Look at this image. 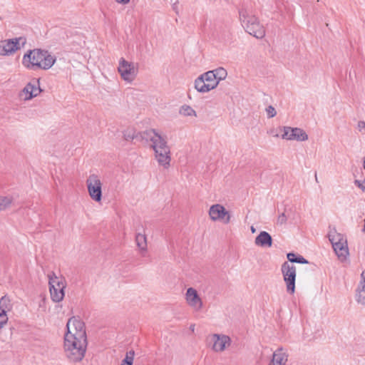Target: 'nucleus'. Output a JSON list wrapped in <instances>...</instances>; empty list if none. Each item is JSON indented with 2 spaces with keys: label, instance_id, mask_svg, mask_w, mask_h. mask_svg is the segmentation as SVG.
Wrapping results in <instances>:
<instances>
[{
  "label": "nucleus",
  "instance_id": "nucleus-1",
  "mask_svg": "<svg viewBox=\"0 0 365 365\" xmlns=\"http://www.w3.org/2000/svg\"><path fill=\"white\" fill-rule=\"evenodd\" d=\"M87 345L83 322L76 317L69 319L66 324V331L63 343L65 357L71 363L82 361L86 356Z\"/></svg>",
  "mask_w": 365,
  "mask_h": 365
},
{
  "label": "nucleus",
  "instance_id": "nucleus-2",
  "mask_svg": "<svg viewBox=\"0 0 365 365\" xmlns=\"http://www.w3.org/2000/svg\"><path fill=\"white\" fill-rule=\"evenodd\" d=\"M144 135L150 143V148L158 165L165 169L168 168L170 166L171 151L165 136L155 129L146 130Z\"/></svg>",
  "mask_w": 365,
  "mask_h": 365
},
{
  "label": "nucleus",
  "instance_id": "nucleus-3",
  "mask_svg": "<svg viewBox=\"0 0 365 365\" xmlns=\"http://www.w3.org/2000/svg\"><path fill=\"white\" fill-rule=\"evenodd\" d=\"M56 58L48 51L41 49L28 51L23 56L22 64L31 70H48L55 63Z\"/></svg>",
  "mask_w": 365,
  "mask_h": 365
},
{
  "label": "nucleus",
  "instance_id": "nucleus-4",
  "mask_svg": "<svg viewBox=\"0 0 365 365\" xmlns=\"http://www.w3.org/2000/svg\"><path fill=\"white\" fill-rule=\"evenodd\" d=\"M240 19L242 27L249 34L257 38H262L265 36L264 27L251 11L247 9L240 11Z\"/></svg>",
  "mask_w": 365,
  "mask_h": 365
},
{
  "label": "nucleus",
  "instance_id": "nucleus-5",
  "mask_svg": "<svg viewBox=\"0 0 365 365\" xmlns=\"http://www.w3.org/2000/svg\"><path fill=\"white\" fill-rule=\"evenodd\" d=\"M89 197L96 202H101L103 197V182L98 174H90L86 180Z\"/></svg>",
  "mask_w": 365,
  "mask_h": 365
},
{
  "label": "nucleus",
  "instance_id": "nucleus-6",
  "mask_svg": "<svg viewBox=\"0 0 365 365\" xmlns=\"http://www.w3.org/2000/svg\"><path fill=\"white\" fill-rule=\"evenodd\" d=\"M207 215L212 222H220L223 225L230 223L232 218L231 211L220 203L212 205L207 210Z\"/></svg>",
  "mask_w": 365,
  "mask_h": 365
},
{
  "label": "nucleus",
  "instance_id": "nucleus-7",
  "mask_svg": "<svg viewBox=\"0 0 365 365\" xmlns=\"http://www.w3.org/2000/svg\"><path fill=\"white\" fill-rule=\"evenodd\" d=\"M49 290L51 299L55 302H61L65 296L66 281L62 277L54 274L48 275Z\"/></svg>",
  "mask_w": 365,
  "mask_h": 365
},
{
  "label": "nucleus",
  "instance_id": "nucleus-8",
  "mask_svg": "<svg viewBox=\"0 0 365 365\" xmlns=\"http://www.w3.org/2000/svg\"><path fill=\"white\" fill-rule=\"evenodd\" d=\"M118 71L124 81L131 83L138 76V65L120 58L118 61Z\"/></svg>",
  "mask_w": 365,
  "mask_h": 365
},
{
  "label": "nucleus",
  "instance_id": "nucleus-9",
  "mask_svg": "<svg viewBox=\"0 0 365 365\" xmlns=\"http://www.w3.org/2000/svg\"><path fill=\"white\" fill-rule=\"evenodd\" d=\"M217 86V81L210 71L200 75L194 81L195 89L200 93H208L216 88Z\"/></svg>",
  "mask_w": 365,
  "mask_h": 365
},
{
  "label": "nucleus",
  "instance_id": "nucleus-10",
  "mask_svg": "<svg viewBox=\"0 0 365 365\" xmlns=\"http://www.w3.org/2000/svg\"><path fill=\"white\" fill-rule=\"evenodd\" d=\"M26 43L24 37H16L0 41V56H9L20 50Z\"/></svg>",
  "mask_w": 365,
  "mask_h": 365
},
{
  "label": "nucleus",
  "instance_id": "nucleus-11",
  "mask_svg": "<svg viewBox=\"0 0 365 365\" xmlns=\"http://www.w3.org/2000/svg\"><path fill=\"white\" fill-rule=\"evenodd\" d=\"M278 130L282 133L280 138L284 140L304 142L309 139L308 134L301 128L280 126Z\"/></svg>",
  "mask_w": 365,
  "mask_h": 365
},
{
  "label": "nucleus",
  "instance_id": "nucleus-12",
  "mask_svg": "<svg viewBox=\"0 0 365 365\" xmlns=\"http://www.w3.org/2000/svg\"><path fill=\"white\" fill-rule=\"evenodd\" d=\"M206 341L207 346L216 353L224 351L231 344V339L228 336L219 334L208 335Z\"/></svg>",
  "mask_w": 365,
  "mask_h": 365
},
{
  "label": "nucleus",
  "instance_id": "nucleus-13",
  "mask_svg": "<svg viewBox=\"0 0 365 365\" xmlns=\"http://www.w3.org/2000/svg\"><path fill=\"white\" fill-rule=\"evenodd\" d=\"M281 272L286 284L287 292L293 294L295 292L296 267L288 262H285L282 264Z\"/></svg>",
  "mask_w": 365,
  "mask_h": 365
},
{
  "label": "nucleus",
  "instance_id": "nucleus-14",
  "mask_svg": "<svg viewBox=\"0 0 365 365\" xmlns=\"http://www.w3.org/2000/svg\"><path fill=\"white\" fill-rule=\"evenodd\" d=\"M42 90L40 88L39 80H33L28 83L19 93L20 101L27 102L38 96Z\"/></svg>",
  "mask_w": 365,
  "mask_h": 365
},
{
  "label": "nucleus",
  "instance_id": "nucleus-15",
  "mask_svg": "<svg viewBox=\"0 0 365 365\" xmlns=\"http://www.w3.org/2000/svg\"><path fill=\"white\" fill-rule=\"evenodd\" d=\"M186 304L195 312L200 311L203 307V302L197 291L192 287L187 289L185 294Z\"/></svg>",
  "mask_w": 365,
  "mask_h": 365
},
{
  "label": "nucleus",
  "instance_id": "nucleus-16",
  "mask_svg": "<svg viewBox=\"0 0 365 365\" xmlns=\"http://www.w3.org/2000/svg\"><path fill=\"white\" fill-rule=\"evenodd\" d=\"M289 353L287 349L279 346L273 351L268 365H287Z\"/></svg>",
  "mask_w": 365,
  "mask_h": 365
},
{
  "label": "nucleus",
  "instance_id": "nucleus-17",
  "mask_svg": "<svg viewBox=\"0 0 365 365\" xmlns=\"http://www.w3.org/2000/svg\"><path fill=\"white\" fill-rule=\"evenodd\" d=\"M332 247L340 262H344L348 259L349 257V250L347 240L342 242L340 244H337Z\"/></svg>",
  "mask_w": 365,
  "mask_h": 365
},
{
  "label": "nucleus",
  "instance_id": "nucleus-18",
  "mask_svg": "<svg viewBox=\"0 0 365 365\" xmlns=\"http://www.w3.org/2000/svg\"><path fill=\"white\" fill-rule=\"evenodd\" d=\"M255 244L260 247H270L272 245V238L271 235L266 231H262L256 237Z\"/></svg>",
  "mask_w": 365,
  "mask_h": 365
},
{
  "label": "nucleus",
  "instance_id": "nucleus-19",
  "mask_svg": "<svg viewBox=\"0 0 365 365\" xmlns=\"http://www.w3.org/2000/svg\"><path fill=\"white\" fill-rule=\"evenodd\" d=\"M135 243L141 254H144L148 250L147 236L145 232H138L135 235Z\"/></svg>",
  "mask_w": 365,
  "mask_h": 365
},
{
  "label": "nucleus",
  "instance_id": "nucleus-20",
  "mask_svg": "<svg viewBox=\"0 0 365 365\" xmlns=\"http://www.w3.org/2000/svg\"><path fill=\"white\" fill-rule=\"evenodd\" d=\"M179 114L184 118H195L197 117L195 110L187 104H183L180 107Z\"/></svg>",
  "mask_w": 365,
  "mask_h": 365
},
{
  "label": "nucleus",
  "instance_id": "nucleus-21",
  "mask_svg": "<svg viewBox=\"0 0 365 365\" xmlns=\"http://www.w3.org/2000/svg\"><path fill=\"white\" fill-rule=\"evenodd\" d=\"M355 300L361 305L365 306V284L359 282L355 292Z\"/></svg>",
  "mask_w": 365,
  "mask_h": 365
},
{
  "label": "nucleus",
  "instance_id": "nucleus-22",
  "mask_svg": "<svg viewBox=\"0 0 365 365\" xmlns=\"http://www.w3.org/2000/svg\"><path fill=\"white\" fill-rule=\"evenodd\" d=\"M329 240L333 247L347 240V238L344 235L337 232L336 230H333L329 233Z\"/></svg>",
  "mask_w": 365,
  "mask_h": 365
},
{
  "label": "nucleus",
  "instance_id": "nucleus-23",
  "mask_svg": "<svg viewBox=\"0 0 365 365\" xmlns=\"http://www.w3.org/2000/svg\"><path fill=\"white\" fill-rule=\"evenodd\" d=\"M210 71L212 73V74H214V77L215 80L217 81L218 84L220 81L225 80L227 76V72L226 69L222 67H219Z\"/></svg>",
  "mask_w": 365,
  "mask_h": 365
},
{
  "label": "nucleus",
  "instance_id": "nucleus-24",
  "mask_svg": "<svg viewBox=\"0 0 365 365\" xmlns=\"http://www.w3.org/2000/svg\"><path fill=\"white\" fill-rule=\"evenodd\" d=\"M12 304L10 298L7 296H4L0 299V311L3 310L8 313L12 309Z\"/></svg>",
  "mask_w": 365,
  "mask_h": 365
},
{
  "label": "nucleus",
  "instance_id": "nucleus-25",
  "mask_svg": "<svg viewBox=\"0 0 365 365\" xmlns=\"http://www.w3.org/2000/svg\"><path fill=\"white\" fill-rule=\"evenodd\" d=\"M218 41L224 45H227L231 43L232 34L229 31H222L217 36Z\"/></svg>",
  "mask_w": 365,
  "mask_h": 365
},
{
  "label": "nucleus",
  "instance_id": "nucleus-26",
  "mask_svg": "<svg viewBox=\"0 0 365 365\" xmlns=\"http://www.w3.org/2000/svg\"><path fill=\"white\" fill-rule=\"evenodd\" d=\"M12 203L10 196H0V212L8 208Z\"/></svg>",
  "mask_w": 365,
  "mask_h": 365
},
{
  "label": "nucleus",
  "instance_id": "nucleus-27",
  "mask_svg": "<svg viewBox=\"0 0 365 365\" xmlns=\"http://www.w3.org/2000/svg\"><path fill=\"white\" fill-rule=\"evenodd\" d=\"M123 138L127 141H130L136 137V131L134 128H128L123 133Z\"/></svg>",
  "mask_w": 365,
  "mask_h": 365
},
{
  "label": "nucleus",
  "instance_id": "nucleus-28",
  "mask_svg": "<svg viewBox=\"0 0 365 365\" xmlns=\"http://www.w3.org/2000/svg\"><path fill=\"white\" fill-rule=\"evenodd\" d=\"M134 359V351H130L126 354L125 359L122 361L120 365H133Z\"/></svg>",
  "mask_w": 365,
  "mask_h": 365
},
{
  "label": "nucleus",
  "instance_id": "nucleus-29",
  "mask_svg": "<svg viewBox=\"0 0 365 365\" xmlns=\"http://www.w3.org/2000/svg\"><path fill=\"white\" fill-rule=\"evenodd\" d=\"M7 313L3 310L0 311V329L4 327L8 322Z\"/></svg>",
  "mask_w": 365,
  "mask_h": 365
},
{
  "label": "nucleus",
  "instance_id": "nucleus-30",
  "mask_svg": "<svg viewBox=\"0 0 365 365\" xmlns=\"http://www.w3.org/2000/svg\"><path fill=\"white\" fill-rule=\"evenodd\" d=\"M266 113L269 118H273L277 115V111L272 106H269L266 108Z\"/></svg>",
  "mask_w": 365,
  "mask_h": 365
},
{
  "label": "nucleus",
  "instance_id": "nucleus-31",
  "mask_svg": "<svg viewBox=\"0 0 365 365\" xmlns=\"http://www.w3.org/2000/svg\"><path fill=\"white\" fill-rule=\"evenodd\" d=\"M287 221V217L284 212L279 215L277 218V223L279 225H284Z\"/></svg>",
  "mask_w": 365,
  "mask_h": 365
},
{
  "label": "nucleus",
  "instance_id": "nucleus-32",
  "mask_svg": "<svg viewBox=\"0 0 365 365\" xmlns=\"http://www.w3.org/2000/svg\"><path fill=\"white\" fill-rule=\"evenodd\" d=\"M295 262L299 263V264H307L308 262L307 259H305L302 256H297L296 258Z\"/></svg>",
  "mask_w": 365,
  "mask_h": 365
},
{
  "label": "nucleus",
  "instance_id": "nucleus-33",
  "mask_svg": "<svg viewBox=\"0 0 365 365\" xmlns=\"http://www.w3.org/2000/svg\"><path fill=\"white\" fill-rule=\"evenodd\" d=\"M287 257L290 262H295L296 258L297 257L294 253H288Z\"/></svg>",
  "mask_w": 365,
  "mask_h": 365
},
{
  "label": "nucleus",
  "instance_id": "nucleus-34",
  "mask_svg": "<svg viewBox=\"0 0 365 365\" xmlns=\"http://www.w3.org/2000/svg\"><path fill=\"white\" fill-rule=\"evenodd\" d=\"M267 133L269 135H272L274 138H279L280 137L279 134L276 132V130L274 128H272L267 131Z\"/></svg>",
  "mask_w": 365,
  "mask_h": 365
},
{
  "label": "nucleus",
  "instance_id": "nucleus-35",
  "mask_svg": "<svg viewBox=\"0 0 365 365\" xmlns=\"http://www.w3.org/2000/svg\"><path fill=\"white\" fill-rule=\"evenodd\" d=\"M358 129L359 131L365 130V122L363 120H361L358 123L357 125Z\"/></svg>",
  "mask_w": 365,
  "mask_h": 365
},
{
  "label": "nucleus",
  "instance_id": "nucleus-36",
  "mask_svg": "<svg viewBox=\"0 0 365 365\" xmlns=\"http://www.w3.org/2000/svg\"><path fill=\"white\" fill-rule=\"evenodd\" d=\"M359 282L365 284V269L362 271V272L360 275V279H359Z\"/></svg>",
  "mask_w": 365,
  "mask_h": 365
},
{
  "label": "nucleus",
  "instance_id": "nucleus-37",
  "mask_svg": "<svg viewBox=\"0 0 365 365\" xmlns=\"http://www.w3.org/2000/svg\"><path fill=\"white\" fill-rule=\"evenodd\" d=\"M178 1H177L176 2H175V3L172 5L173 9L176 13L178 12Z\"/></svg>",
  "mask_w": 365,
  "mask_h": 365
},
{
  "label": "nucleus",
  "instance_id": "nucleus-38",
  "mask_svg": "<svg viewBox=\"0 0 365 365\" xmlns=\"http://www.w3.org/2000/svg\"><path fill=\"white\" fill-rule=\"evenodd\" d=\"M130 1V0H116V2H118V4H128Z\"/></svg>",
  "mask_w": 365,
  "mask_h": 365
},
{
  "label": "nucleus",
  "instance_id": "nucleus-39",
  "mask_svg": "<svg viewBox=\"0 0 365 365\" xmlns=\"http://www.w3.org/2000/svg\"><path fill=\"white\" fill-rule=\"evenodd\" d=\"M250 230H251L252 233H255L256 232V229H255V227L254 226H251Z\"/></svg>",
  "mask_w": 365,
  "mask_h": 365
},
{
  "label": "nucleus",
  "instance_id": "nucleus-40",
  "mask_svg": "<svg viewBox=\"0 0 365 365\" xmlns=\"http://www.w3.org/2000/svg\"><path fill=\"white\" fill-rule=\"evenodd\" d=\"M195 324H192V325H190V330H191L192 331H195Z\"/></svg>",
  "mask_w": 365,
  "mask_h": 365
},
{
  "label": "nucleus",
  "instance_id": "nucleus-41",
  "mask_svg": "<svg viewBox=\"0 0 365 365\" xmlns=\"http://www.w3.org/2000/svg\"><path fill=\"white\" fill-rule=\"evenodd\" d=\"M363 166H364V168L365 169V156H364V163H363Z\"/></svg>",
  "mask_w": 365,
  "mask_h": 365
}]
</instances>
